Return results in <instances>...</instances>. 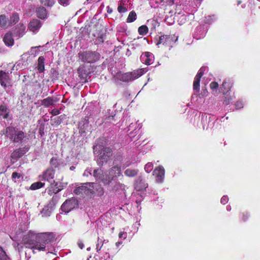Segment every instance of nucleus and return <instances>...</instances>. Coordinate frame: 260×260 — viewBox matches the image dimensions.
Returning a JSON list of instances; mask_svg holds the SVG:
<instances>
[{
	"label": "nucleus",
	"instance_id": "obj_1",
	"mask_svg": "<svg viewBox=\"0 0 260 260\" xmlns=\"http://www.w3.org/2000/svg\"><path fill=\"white\" fill-rule=\"evenodd\" d=\"M56 235L52 232H45L35 234L29 232L22 239L21 244L25 247L39 251L49 252L51 245L55 240Z\"/></svg>",
	"mask_w": 260,
	"mask_h": 260
},
{
	"label": "nucleus",
	"instance_id": "obj_2",
	"mask_svg": "<svg viewBox=\"0 0 260 260\" xmlns=\"http://www.w3.org/2000/svg\"><path fill=\"white\" fill-rule=\"evenodd\" d=\"M3 134L14 144L23 145L27 143L29 140L30 135L16 126L6 127L3 131Z\"/></svg>",
	"mask_w": 260,
	"mask_h": 260
},
{
	"label": "nucleus",
	"instance_id": "obj_3",
	"mask_svg": "<svg viewBox=\"0 0 260 260\" xmlns=\"http://www.w3.org/2000/svg\"><path fill=\"white\" fill-rule=\"evenodd\" d=\"M104 142H105V139L100 138L97 140L96 145L93 147V150H99L96 162L101 167L108 162L113 154V151L111 148L104 147Z\"/></svg>",
	"mask_w": 260,
	"mask_h": 260
},
{
	"label": "nucleus",
	"instance_id": "obj_4",
	"mask_svg": "<svg viewBox=\"0 0 260 260\" xmlns=\"http://www.w3.org/2000/svg\"><path fill=\"white\" fill-rule=\"evenodd\" d=\"M78 55L79 60L84 63H94L98 61L101 57V54L99 52L91 50L80 52Z\"/></svg>",
	"mask_w": 260,
	"mask_h": 260
},
{
	"label": "nucleus",
	"instance_id": "obj_5",
	"mask_svg": "<svg viewBox=\"0 0 260 260\" xmlns=\"http://www.w3.org/2000/svg\"><path fill=\"white\" fill-rule=\"evenodd\" d=\"M177 39V38L175 39V36L173 35H162L159 37L156 45L158 47H169L170 49Z\"/></svg>",
	"mask_w": 260,
	"mask_h": 260
},
{
	"label": "nucleus",
	"instance_id": "obj_6",
	"mask_svg": "<svg viewBox=\"0 0 260 260\" xmlns=\"http://www.w3.org/2000/svg\"><path fill=\"white\" fill-rule=\"evenodd\" d=\"M121 174V169L120 166H115L111 168L109 171L108 174L105 177V179L103 180V183L104 185H109L116 178L120 176Z\"/></svg>",
	"mask_w": 260,
	"mask_h": 260
},
{
	"label": "nucleus",
	"instance_id": "obj_7",
	"mask_svg": "<svg viewBox=\"0 0 260 260\" xmlns=\"http://www.w3.org/2000/svg\"><path fill=\"white\" fill-rule=\"evenodd\" d=\"M78 206V202L77 200L72 198L67 199L64 202L61 206V210L65 213H69L75 208H77Z\"/></svg>",
	"mask_w": 260,
	"mask_h": 260
},
{
	"label": "nucleus",
	"instance_id": "obj_8",
	"mask_svg": "<svg viewBox=\"0 0 260 260\" xmlns=\"http://www.w3.org/2000/svg\"><path fill=\"white\" fill-rule=\"evenodd\" d=\"M0 84L4 88L12 86L11 79L8 72L3 70L0 71Z\"/></svg>",
	"mask_w": 260,
	"mask_h": 260
},
{
	"label": "nucleus",
	"instance_id": "obj_9",
	"mask_svg": "<svg viewBox=\"0 0 260 260\" xmlns=\"http://www.w3.org/2000/svg\"><path fill=\"white\" fill-rule=\"evenodd\" d=\"M29 149L30 147L27 145L19 147L12 152L11 154V157L12 159L17 160L26 153L29 151Z\"/></svg>",
	"mask_w": 260,
	"mask_h": 260
},
{
	"label": "nucleus",
	"instance_id": "obj_10",
	"mask_svg": "<svg viewBox=\"0 0 260 260\" xmlns=\"http://www.w3.org/2000/svg\"><path fill=\"white\" fill-rule=\"evenodd\" d=\"M88 186H90V184L87 183L83 185L78 186L74 189V192L77 195L80 194L87 196L90 195L93 193V190L92 189L90 188Z\"/></svg>",
	"mask_w": 260,
	"mask_h": 260
},
{
	"label": "nucleus",
	"instance_id": "obj_11",
	"mask_svg": "<svg viewBox=\"0 0 260 260\" xmlns=\"http://www.w3.org/2000/svg\"><path fill=\"white\" fill-rule=\"evenodd\" d=\"M234 83L230 79H225L220 86V92L223 94L226 95L231 89Z\"/></svg>",
	"mask_w": 260,
	"mask_h": 260
},
{
	"label": "nucleus",
	"instance_id": "obj_12",
	"mask_svg": "<svg viewBox=\"0 0 260 260\" xmlns=\"http://www.w3.org/2000/svg\"><path fill=\"white\" fill-rule=\"evenodd\" d=\"M135 189L138 191L143 190L148 187V184L145 183L142 175H139L136 179L134 183Z\"/></svg>",
	"mask_w": 260,
	"mask_h": 260
},
{
	"label": "nucleus",
	"instance_id": "obj_13",
	"mask_svg": "<svg viewBox=\"0 0 260 260\" xmlns=\"http://www.w3.org/2000/svg\"><path fill=\"white\" fill-rule=\"evenodd\" d=\"M165 171L163 167L158 166L153 171V175L155 176L156 181L158 183L162 182L165 177Z\"/></svg>",
	"mask_w": 260,
	"mask_h": 260
},
{
	"label": "nucleus",
	"instance_id": "obj_14",
	"mask_svg": "<svg viewBox=\"0 0 260 260\" xmlns=\"http://www.w3.org/2000/svg\"><path fill=\"white\" fill-rule=\"evenodd\" d=\"M54 174V171L52 169H48L42 175L39 176L40 180L50 182L53 179Z\"/></svg>",
	"mask_w": 260,
	"mask_h": 260
},
{
	"label": "nucleus",
	"instance_id": "obj_15",
	"mask_svg": "<svg viewBox=\"0 0 260 260\" xmlns=\"http://www.w3.org/2000/svg\"><path fill=\"white\" fill-rule=\"evenodd\" d=\"M41 26L42 23L40 20L33 19L28 23V28L30 31L36 32L41 28Z\"/></svg>",
	"mask_w": 260,
	"mask_h": 260
},
{
	"label": "nucleus",
	"instance_id": "obj_16",
	"mask_svg": "<svg viewBox=\"0 0 260 260\" xmlns=\"http://www.w3.org/2000/svg\"><path fill=\"white\" fill-rule=\"evenodd\" d=\"M142 61L146 65H150L153 63L154 56L149 52H145L141 55Z\"/></svg>",
	"mask_w": 260,
	"mask_h": 260
},
{
	"label": "nucleus",
	"instance_id": "obj_17",
	"mask_svg": "<svg viewBox=\"0 0 260 260\" xmlns=\"http://www.w3.org/2000/svg\"><path fill=\"white\" fill-rule=\"evenodd\" d=\"M25 26L23 24L19 23L14 29V34L15 36L22 37L24 34Z\"/></svg>",
	"mask_w": 260,
	"mask_h": 260
},
{
	"label": "nucleus",
	"instance_id": "obj_18",
	"mask_svg": "<svg viewBox=\"0 0 260 260\" xmlns=\"http://www.w3.org/2000/svg\"><path fill=\"white\" fill-rule=\"evenodd\" d=\"M3 41L6 46H13L14 41L13 38L12 34L11 32L6 33L3 38Z\"/></svg>",
	"mask_w": 260,
	"mask_h": 260
},
{
	"label": "nucleus",
	"instance_id": "obj_19",
	"mask_svg": "<svg viewBox=\"0 0 260 260\" xmlns=\"http://www.w3.org/2000/svg\"><path fill=\"white\" fill-rule=\"evenodd\" d=\"M92 175L95 178L96 181H101L102 183L103 180L105 179V178L104 177L103 171L101 169L94 170Z\"/></svg>",
	"mask_w": 260,
	"mask_h": 260
},
{
	"label": "nucleus",
	"instance_id": "obj_20",
	"mask_svg": "<svg viewBox=\"0 0 260 260\" xmlns=\"http://www.w3.org/2000/svg\"><path fill=\"white\" fill-rule=\"evenodd\" d=\"M36 12L37 17L41 19H44L47 17V10L43 7H40L37 8Z\"/></svg>",
	"mask_w": 260,
	"mask_h": 260
},
{
	"label": "nucleus",
	"instance_id": "obj_21",
	"mask_svg": "<svg viewBox=\"0 0 260 260\" xmlns=\"http://www.w3.org/2000/svg\"><path fill=\"white\" fill-rule=\"evenodd\" d=\"M37 70L39 73H43L45 70V58L43 56H40L38 60Z\"/></svg>",
	"mask_w": 260,
	"mask_h": 260
},
{
	"label": "nucleus",
	"instance_id": "obj_22",
	"mask_svg": "<svg viewBox=\"0 0 260 260\" xmlns=\"http://www.w3.org/2000/svg\"><path fill=\"white\" fill-rule=\"evenodd\" d=\"M10 110L7 106L4 105L0 106V116L4 119L8 118Z\"/></svg>",
	"mask_w": 260,
	"mask_h": 260
},
{
	"label": "nucleus",
	"instance_id": "obj_23",
	"mask_svg": "<svg viewBox=\"0 0 260 260\" xmlns=\"http://www.w3.org/2000/svg\"><path fill=\"white\" fill-rule=\"evenodd\" d=\"M131 76H132L133 80L138 78L140 76L144 73V69H140L137 70H134V71L130 72Z\"/></svg>",
	"mask_w": 260,
	"mask_h": 260
},
{
	"label": "nucleus",
	"instance_id": "obj_24",
	"mask_svg": "<svg viewBox=\"0 0 260 260\" xmlns=\"http://www.w3.org/2000/svg\"><path fill=\"white\" fill-rule=\"evenodd\" d=\"M139 173L138 169H127L125 170L124 175L128 177H134L136 176Z\"/></svg>",
	"mask_w": 260,
	"mask_h": 260
},
{
	"label": "nucleus",
	"instance_id": "obj_25",
	"mask_svg": "<svg viewBox=\"0 0 260 260\" xmlns=\"http://www.w3.org/2000/svg\"><path fill=\"white\" fill-rule=\"evenodd\" d=\"M54 102L55 101L52 97H48L42 100L41 104L46 107H49V106L53 105Z\"/></svg>",
	"mask_w": 260,
	"mask_h": 260
},
{
	"label": "nucleus",
	"instance_id": "obj_26",
	"mask_svg": "<svg viewBox=\"0 0 260 260\" xmlns=\"http://www.w3.org/2000/svg\"><path fill=\"white\" fill-rule=\"evenodd\" d=\"M19 20V16L18 13H14L9 20V25H13L17 23Z\"/></svg>",
	"mask_w": 260,
	"mask_h": 260
},
{
	"label": "nucleus",
	"instance_id": "obj_27",
	"mask_svg": "<svg viewBox=\"0 0 260 260\" xmlns=\"http://www.w3.org/2000/svg\"><path fill=\"white\" fill-rule=\"evenodd\" d=\"M119 80L123 82H129L133 80L130 72H127L122 74L119 77Z\"/></svg>",
	"mask_w": 260,
	"mask_h": 260
},
{
	"label": "nucleus",
	"instance_id": "obj_28",
	"mask_svg": "<svg viewBox=\"0 0 260 260\" xmlns=\"http://www.w3.org/2000/svg\"><path fill=\"white\" fill-rule=\"evenodd\" d=\"M106 33L99 32L98 36L95 40V44L96 45L101 44L104 42L106 39Z\"/></svg>",
	"mask_w": 260,
	"mask_h": 260
},
{
	"label": "nucleus",
	"instance_id": "obj_29",
	"mask_svg": "<svg viewBox=\"0 0 260 260\" xmlns=\"http://www.w3.org/2000/svg\"><path fill=\"white\" fill-rule=\"evenodd\" d=\"M63 118V115H60L59 116L56 117L53 119H51V124L53 126H58L61 124L62 121V119Z\"/></svg>",
	"mask_w": 260,
	"mask_h": 260
},
{
	"label": "nucleus",
	"instance_id": "obj_30",
	"mask_svg": "<svg viewBox=\"0 0 260 260\" xmlns=\"http://www.w3.org/2000/svg\"><path fill=\"white\" fill-rule=\"evenodd\" d=\"M44 185L45 183L44 182H42L41 181L37 182L32 183L31 185L30 189L32 190H36L43 187V186H44Z\"/></svg>",
	"mask_w": 260,
	"mask_h": 260
},
{
	"label": "nucleus",
	"instance_id": "obj_31",
	"mask_svg": "<svg viewBox=\"0 0 260 260\" xmlns=\"http://www.w3.org/2000/svg\"><path fill=\"white\" fill-rule=\"evenodd\" d=\"M8 21L6 15H0V26L4 28L7 27Z\"/></svg>",
	"mask_w": 260,
	"mask_h": 260
},
{
	"label": "nucleus",
	"instance_id": "obj_32",
	"mask_svg": "<svg viewBox=\"0 0 260 260\" xmlns=\"http://www.w3.org/2000/svg\"><path fill=\"white\" fill-rule=\"evenodd\" d=\"M148 31V27L145 25L140 26L138 28V32L140 35L144 36L147 34Z\"/></svg>",
	"mask_w": 260,
	"mask_h": 260
},
{
	"label": "nucleus",
	"instance_id": "obj_33",
	"mask_svg": "<svg viewBox=\"0 0 260 260\" xmlns=\"http://www.w3.org/2000/svg\"><path fill=\"white\" fill-rule=\"evenodd\" d=\"M77 71H78V73L79 74V76L81 78H84V77H86V76L88 74L87 73H86V72L85 71V70L84 69V66H80L78 68Z\"/></svg>",
	"mask_w": 260,
	"mask_h": 260
},
{
	"label": "nucleus",
	"instance_id": "obj_34",
	"mask_svg": "<svg viewBox=\"0 0 260 260\" xmlns=\"http://www.w3.org/2000/svg\"><path fill=\"white\" fill-rule=\"evenodd\" d=\"M53 183H51V186H54V188L52 189L54 194H57L60 191L63 189L64 186H62L61 188L58 187V182H56L54 180H53Z\"/></svg>",
	"mask_w": 260,
	"mask_h": 260
},
{
	"label": "nucleus",
	"instance_id": "obj_35",
	"mask_svg": "<svg viewBox=\"0 0 260 260\" xmlns=\"http://www.w3.org/2000/svg\"><path fill=\"white\" fill-rule=\"evenodd\" d=\"M200 80H201L194 78L193 83V88L197 92H199L200 90Z\"/></svg>",
	"mask_w": 260,
	"mask_h": 260
},
{
	"label": "nucleus",
	"instance_id": "obj_36",
	"mask_svg": "<svg viewBox=\"0 0 260 260\" xmlns=\"http://www.w3.org/2000/svg\"><path fill=\"white\" fill-rule=\"evenodd\" d=\"M137 15L135 12L131 11L127 17V22H134L136 19Z\"/></svg>",
	"mask_w": 260,
	"mask_h": 260
},
{
	"label": "nucleus",
	"instance_id": "obj_37",
	"mask_svg": "<svg viewBox=\"0 0 260 260\" xmlns=\"http://www.w3.org/2000/svg\"><path fill=\"white\" fill-rule=\"evenodd\" d=\"M9 257L4 249L0 246V260H8Z\"/></svg>",
	"mask_w": 260,
	"mask_h": 260
},
{
	"label": "nucleus",
	"instance_id": "obj_38",
	"mask_svg": "<svg viewBox=\"0 0 260 260\" xmlns=\"http://www.w3.org/2000/svg\"><path fill=\"white\" fill-rule=\"evenodd\" d=\"M224 95V96L223 97V104L225 105H228L232 101L233 98L232 97V96L228 94V93L226 95Z\"/></svg>",
	"mask_w": 260,
	"mask_h": 260
},
{
	"label": "nucleus",
	"instance_id": "obj_39",
	"mask_svg": "<svg viewBox=\"0 0 260 260\" xmlns=\"http://www.w3.org/2000/svg\"><path fill=\"white\" fill-rule=\"evenodd\" d=\"M54 2V0H40L41 4L47 7H52Z\"/></svg>",
	"mask_w": 260,
	"mask_h": 260
},
{
	"label": "nucleus",
	"instance_id": "obj_40",
	"mask_svg": "<svg viewBox=\"0 0 260 260\" xmlns=\"http://www.w3.org/2000/svg\"><path fill=\"white\" fill-rule=\"evenodd\" d=\"M50 165L57 168L59 165V159L57 157H52L50 161Z\"/></svg>",
	"mask_w": 260,
	"mask_h": 260
},
{
	"label": "nucleus",
	"instance_id": "obj_41",
	"mask_svg": "<svg viewBox=\"0 0 260 260\" xmlns=\"http://www.w3.org/2000/svg\"><path fill=\"white\" fill-rule=\"evenodd\" d=\"M105 241V240H102L101 239H100L99 238L98 239V243L96 245V249L97 252H99L101 249L102 246H103L104 242Z\"/></svg>",
	"mask_w": 260,
	"mask_h": 260
},
{
	"label": "nucleus",
	"instance_id": "obj_42",
	"mask_svg": "<svg viewBox=\"0 0 260 260\" xmlns=\"http://www.w3.org/2000/svg\"><path fill=\"white\" fill-rule=\"evenodd\" d=\"M153 169V164L152 162H149L144 167L145 171L149 173H150Z\"/></svg>",
	"mask_w": 260,
	"mask_h": 260
},
{
	"label": "nucleus",
	"instance_id": "obj_43",
	"mask_svg": "<svg viewBox=\"0 0 260 260\" xmlns=\"http://www.w3.org/2000/svg\"><path fill=\"white\" fill-rule=\"evenodd\" d=\"M204 71H205V68H201L199 70L198 74H197V75L195 76L194 78H196V79H198L201 80V78H202V77L204 74Z\"/></svg>",
	"mask_w": 260,
	"mask_h": 260
},
{
	"label": "nucleus",
	"instance_id": "obj_44",
	"mask_svg": "<svg viewBox=\"0 0 260 260\" xmlns=\"http://www.w3.org/2000/svg\"><path fill=\"white\" fill-rule=\"evenodd\" d=\"M210 88L212 90H217L219 87L218 83L217 82H211L209 85Z\"/></svg>",
	"mask_w": 260,
	"mask_h": 260
},
{
	"label": "nucleus",
	"instance_id": "obj_45",
	"mask_svg": "<svg viewBox=\"0 0 260 260\" xmlns=\"http://www.w3.org/2000/svg\"><path fill=\"white\" fill-rule=\"evenodd\" d=\"M59 197L57 195L53 196L51 201L50 203L53 205H55L58 201Z\"/></svg>",
	"mask_w": 260,
	"mask_h": 260
},
{
	"label": "nucleus",
	"instance_id": "obj_46",
	"mask_svg": "<svg viewBox=\"0 0 260 260\" xmlns=\"http://www.w3.org/2000/svg\"><path fill=\"white\" fill-rule=\"evenodd\" d=\"M249 217V213L245 211L242 213V219L243 221H246Z\"/></svg>",
	"mask_w": 260,
	"mask_h": 260
},
{
	"label": "nucleus",
	"instance_id": "obj_47",
	"mask_svg": "<svg viewBox=\"0 0 260 260\" xmlns=\"http://www.w3.org/2000/svg\"><path fill=\"white\" fill-rule=\"evenodd\" d=\"M104 191L103 188L101 186H99L96 190V194L98 196H102L104 194Z\"/></svg>",
	"mask_w": 260,
	"mask_h": 260
},
{
	"label": "nucleus",
	"instance_id": "obj_48",
	"mask_svg": "<svg viewBox=\"0 0 260 260\" xmlns=\"http://www.w3.org/2000/svg\"><path fill=\"white\" fill-rule=\"evenodd\" d=\"M117 10L119 13H122L126 12L127 9L125 7L122 6L121 5H120L118 6Z\"/></svg>",
	"mask_w": 260,
	"mask_h": 260
},
{
	"label": "nucleus",
	"instance_id": "obj_49",
	"mask_svg": "<svg viewBox=\"0 0 260 260\" xmlns=\"http://www.w3.org/2000/svg\"><path fill=\"white\" fill-rule=\"evenodd\" d=\"M228 197L226 196H223L220 200V202L222 204L225 205L228 203Z\"/></svg>",
	"mask_w": 260,
	"mask_h": 260
},
{
	"label": "nucleus",
	"instance_id": "obj_50",
	"mask_svg": "<svg viewBox=\"0 0 260 260\" xmlns=\"http://www.w3.org/2000/svg\"><path fill=\"white\" fill-rule=\"evenodd\" d=\"M83 122H84V124H83V126L84 127H83V129H82V128L81 127V130L82 133H85V129H86L85 126L88 127V122L87 120H85L83 121Z\"/></svg>",
	"mask_w": 260,
	"mask_h": 260
},
{
	"label": "nucleus",
	"instance_id": "obj_51",
	"mask_svg": "<svg viewBox=\"0 0 260 260\" xmlns=\"http://www.w3.org/2000/svg\"><path fill=\"white\" fill-rule=\"evenodd\" d=\"M59 113H60L59 111L57 109H56V108H54L53 110H52V111L51 112V114L54 116L58 115L59 114Z\"/></svg>",
	"mask_w": 260,
	"mask_h": 260
},
{
	"label": "nucleus",
	"instance_id": "obj_52",
	"mask_svg": "<svg viewBox=\"0 0 260 260\" xmlns=\"http://www.w3.org/2000/svg\"><path fill=\"white\" fill-rule=\"evenodd\" d=\"M21 175L18 173L17 172H14L12 173V178L13 179H15V178H20Z\"/></svg>",
	"mask_w": 260,
	"mask_h": 260
},
{
	"label": "nucleus",
	"instance_id": "obj_53",
	"mask_svg": "<svg viewBox=\"0 0 260 260\" xmlns=\"http://www.w3.org/2000/svg\"><path fill=\"white\" fill-rule=\"evenodd\" d=\"M236 109H241L243 107V104L241 102L238 101L235 104Z\"/></svg>",
	"mask_w": 260,
	"mask_h": 260
},
{
	"label": "nucleus",
	"instance_id": "obj_54",
	"mask_svg": "<svg viewBox=\"0 0 260 260\" xmlns=\"http://www.w3.org/2000/svg\"><path fill=\"white\" fill-rule=\"evenodd\" d=\"M58 1L61 5L67 6L69 4V0H58Z\"/></svg>",
	"mask_w": 260,
	"mask_h": 260
},
{
	"label": "nucleus",
	"instance_id": "obj_55",
	"mask_svg": "<svg viewBox=\"0 0 260 260\" xmlns=\"http://www.w3.org/2000/svg\"><path fill=\"white\" fill-rule=\"evenodd\" d=\"M118 236L119 238H123L124 239H125L126 237V234L125 232H121L119 233L118 234Z\"/></svg>",
	"mask_w": 260,
	"mask_h": 260
},
{
	"label": "nucleus",
	"instance_id": "obj_56",
	"mask_svg": "<svg viewBox=\"0 0 260 260\" xmlns=\"http://www.w3.org/2000/svg\"><path fill=\"white\" fill-rule=\"evenodd\" d=\"M78 246L81 248L83 249L84 247V245L82 241H79L78 242Z\"/></svg>",
	"mask_w": 260,
	"mask_h": 260
},
{
	"label": "nucleus",
	"instance_id": "obj_57",
	"mask_svg": "<svg viewBox=\"0 0 260 260\" xmlns=\"http://www.w3.org/2000/svg\"><path fill=\"white\" fill-rule=\"evenodd\" d=\"M91 168H90V169H87L86 170H85V172L84 173V174H85L86 173H89L90 175H91L92 173H91Z\"/></svg>",
	"mask_w": 260,
	"mask_h": 260
},
{
	"label": "nucleus",
	"instance_id": "obj_58",
	"mask_svg": "<svg viewBox=\"0 0 260 260\" xmlns=\"http://www.w3.org/2000/svg\"><path fill=\"white\" fill-rule=\"evenodd\" d=\"M48 193L50 196H52L53 194H54L53 190H51V189H49L48 190Z\"/></svg>",
	"mask_w": 260,
	"mask_h": 260
},
{
	"label": "nucleus",
	"instance_id": "obj_59",
	"mask_svg": "<svg viewBox=\"0 0 260 260\" xmlns=\"http://www.w3.org/2000/svg\"><path fill=\"white\" fill-rule=\"evenodd\" d=\"M107 12L108 13H111L112 12V9L111 8H110L109 7H107Z\"/></svg>",
	"mask_w": 260,
	"mask_h": 260
},
{
	"label": "nucleus",
	"instance_id": "obj_60",
	"mask_svg": "<svg viewBox=\"0 0 260 260\" xmlns=\"http://www.w3.org/2000/svg\"><path fill=\"white\" fill-rule=\"evenodd\" d=\"M62 186H64V187H65L66 185L63 184H60L59 185H58V187L61 188Z\"/></svg>",
	"mask_w": 260,
	"mask_h": 260
},
{
	"label": "nucleus",
	"instance_id": "obj_61",
	"mask_svg": "<svg viewBox=\"0 0 260 260\" xmlns=\"http://www.w3.org/2000/svg\"><path fill=\"white\" fill-rule=\"evenodd\" d=\"M73 168H74V167L73 166H72V167H71L70 168V169H71V170H73Z\"/></svg>",
	"mask_w": 260,
	"mask_h": 260
},
{
	"label": "nucleus",
	"instance_id": "obj_62",
	"mask_svg": "<svg viewBox=\"0 0 260 260\" xmlns=\"http://www.w3.org/2000/svg\"><path fill=\"white\" fill-rule=\"evenodd\" d=\"M227 210H231V207L230 208H228V207H227Z\"/></svg>",
	"mask_w": 260,
	"mask_h": 260
}]
</instances>
